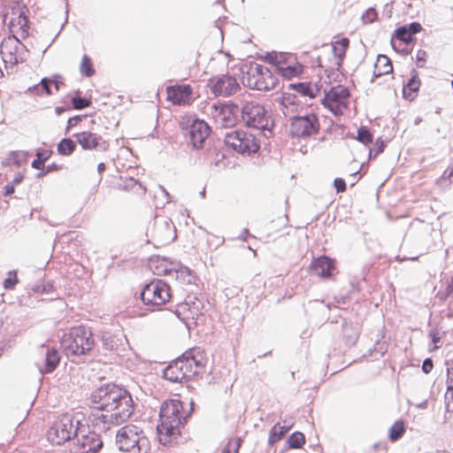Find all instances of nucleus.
Wrapping results in <instances>:
<instances>
[{"label": "nucleus", "instance_id": "obj_1", "mask_svg": "<svg viewBox=\"0 0 453 453\" xmlns=\"http://www.w3.org/2000/svg\"><path fill=\"white\" fill-rule=\"evenodd\" d=\"M91 423L106 431L111 425L126 422L134 413V403L131 394L114 383L103 384L90 395Z\"/></svg>", "mask_w": 453, "mask_h": 453}, {"label": "nucleus", "instance_id": "obj_2", "mask_svg": "<svg viewBox=\"0 0 453 453\" xmlns=\"http://www.w3.org/2000/svg\"><path fill=\"white\" fill-rule=\"evenodd\" d=\"M188 414L183 411V403L180 399L165 401L159 411V424L157 426L159 441L166 445L180 435Z\"/></svg>", "mask_w": 453, "mask_h": 453}, {"label": "nucleus", "instance_id": "obj_3", "mask_svg": "<svg viewBox=\"0 0 453 453\" xmlns=\"http://www.w3.org/2000/svg\"><path fill=\"white\" fill-rule=\"evenodd\" d=\"M205 365L204 352L200 348H193L170 363L163 371V378L172 382L183 383L202 372Z\"/></svg>", "mask_w": 453, "mask_h": 453}, {"label": "nucleus", "instance_id": "obj_4", "mask_svg": "<svg viewBox=\"0 0 453 453\" xmlns=\"http://www.w3.org/2000/svg\"><path fill=\"white\" fill-rule=\"evenodd\" d=\"M116 445L127 453H148L150 444L143 431L136 426H125L118 430Z\"/></svg>", "mask_w": 453, "mask_h": 453}, {"label": "nucleus", "instance_id": "obj_5", "mask_svg": "<svg viewBox=\"0 0 453 453\" xmlns=\"http://www.w3.org/2000/svg\"><path fill=\"white\" fill-rule=\"evenodd\" d=\"M61 344L66 356H82L92 349L95 342L89 329L77 326L63 336Z\"/></svg>", "mask_w": 453, "mask_h": 453}, {"label": "nucleus", "instance_id": "obj_6", "mask_svg": "<svg viewBox=\"0 0 453 453\" xmlns=\"http://www.w3.org/2000/svg\"><path fill=\"white\" fill-rule=\"evenodd\" d=\"M81 427L85 428L80 419L72 414L65 413L60 416L48 430V441L52 444L61 445L72 438L76 439Z\"/></svg>", "mask_w": 453, "mask_h": 453}, {"label": "nucleus", "instance_id": "obj_7", "mask_svg": "<svg viewBox=\"0 0 453 453\" xmlns=\"http://www.w3.org/2000/svg\"><path fill=\"white\" fill-rule=\"evenodd\" d=\"M241 116L249 127L269 131L272 134L271 127L273 126V120L271 115L265 108L258 104L247 103L241 110Z\"/></svg>", "mask_w": 453, "mask_h": 453}, {"label": "nucleus", "instance_id": "obj_8", "mask_svg": "<svg viewBox=\"0 0 453 453\" xmlns=\"http://www.w3.org/2000/svg\"><path fill=\"white\" fill-rule=\"evenodd\" d=\"M319 121L316 114L293 115L288 118V132L294 138L306 139L319 131Z\"/></svg>", "mask_w": 453, "mask_h": 453}, {"label": "nucleus", "instance_id": "obj_9", "mask_svg": "<svg viewBox=\"0 0 453 453\" xmlns=\"http://www.w3.org/2000/svg\"><path fill=\"white\" fill-rule=\"evenodd\" d=\"M225 144L241 154L250 155L258 151L259 140L252 134L243 130H234L225 134Z\"/></svg>", "mask_w": 453, "mask_h": 453}, {"label": "nucleus", "instance_id": "obj_10", "mask_svg": "<svg viewBox=\"0 0 453 453\" xmlns=\"http://www.w3.org/2000/svg\"><path fill=\"white\" fill-rule=\"evenodd\" d=\"M171 298L170 287L162 280H154L146 284L141 292L145 305L159 307Z\"/></svg>", "mask_w": 453, "mask_h": 453}, {"label": "nucleus", "instance_id": "obj_11", "mask_svg": "<svg viewBox=\"0 0 453 453\" xmlns=\"http://www.w3.org/2000/svg\"><path fill=\"white\" fill-rule=\"evenodd\" d=\"M28 10L21 3H14L4 15V21L8 22L11 32L25 38L28 35L29 24Z\"/></svg>", "mask_w": 453, "mask_h": 453}, {"label": "nucleus", "instance_id": "obj_12", "mask_svg": "<svg viewBox=\"0 0 453 453\" xmlns=\"http://www.w3.org/2000/svg\"><path fill=\"white\" fill-rule=\"evenodd\" d=\"M242 78L241 83L242 85H275L276 79L272 72L257 63L245 65L241 68Z\"/></svg>", "mask_w": 453, "mask_h": 453}, {"label": "nucleus", "instance_id": "obj_13", "mask_svg": "<svg viewBox=\"0 0 453 453\" xmlns=\"http://www.w3.org/2000/svg\"><path fill=\"white\" fill-rule=\"evenodd\" d=\"M0 54L4 64L12 66L25 60L26 47L17 36L10 35L2 41Z\"/></svg>", "mask_w": 453, "mask_h": 453}, {"label": "nucleus", "instance_id": "obj_14", "mask_svg": "<svg viewBox=\"0 0 453 453\" xmlns=\"http://www.w3.org/2000/svg\"><path fill=\"white\" fill-rule=\"evenodd\" d=\"M324 92L322 103L325 107L328 108L334 115L342 114L349 96L348 87H330L329 90L325 89Z\"/></svg>", "mask_w": 453, "mask_h": 453}, {"label": "nucleus", "instance_id": "obj_15", "mask_svg": "<svg viewBox=\"0 0 453 453\" xmlns=\"http://www.w3.org/2000/svg\"><path fill=\"white\" fill-rule=\"evenodd\" d=\"M210 133V127L202 119H193L188 120V127L185 129V134L188 136L190 143L194 149H199L203 146L205 139Z\"/></svg>", "mask_w": 453, "mask_h": 453}, {"label": "nucleus", "instance_id": "obj_16", "mask_svg": "<svg viewBox=\"0 0 453 453\" xmlns=\"http://www.w3.org/2000/svg\"><path fill=\"white\" fill-rule=\"evenodd\" d=\"M76 441L79 448L78 453H96L104 445L101 436L96 432L82 434L81 430Z\"/></svg>", "mask_w": 453, "mask_h": 453}, {"label": "nucleus", "instance_id": "obj_17", "mask_svg": "<svg viewBox=\"0 0 453 453\" xmlns=\"http://www.w3.org/2000/svg\"><path fill=\"white\" fill-rule=\"evenodd\" d=\"M239 112L238 105L234 104H223L219 110L216 109L214 115L215 122L225 128L232 127L237 122Z\"/></svg>", "mask_w": 453, "mask_h": 453}, {"label": "nucleus", "instance_id": "obj_18", "mask_svg": "<svg viewBox=\"0 0 453 453\" xmlns=\"http://www.w3.org/2000/svg\"><path fill=\"white\" fill-rule=\"evenodd\" d=\"M76 142L81 146L83 150H93L98 148L102 151H105L108 149V143L103 141L102 136L91 133V132H81L75 134Z\"/></svg>", "mask_w": 453, "mask_h": 453}, {"label": "nucleus", "instance_id": "obj_19", "mask_svg": "<svg viewBox=\"0 0 453 453\" xmlns=\"http://www.w3.org/2000/svg\"><path fill=\"white\" fill-rule=\"evenodd\" d=\"M304 73V67L299 62L293 60L291 56H287L278 71L277 74L286 80L301 78Z\"/></svg>", "mask_w": 453, "mask_h": 453}, {"label": "nucleus", "instance_id": "obj_20", "mask_svg": "<svg viewBox=\"0 0 453 453\" xmlns=\"http://www.w3.org/2000/svg\"><path fill=\"white\" fill-rule=\"evenodd\" d=\"M166 98L173 104H189L192 100L191 87H165Z\"/></svg>", "mask_w": 453, "mask_h": 453}, {"label": "nucleus", "instance_id": "obj_21", "mask_svg": "<svg viewBox=\"0 0 453 453\" xmlns=\"http://www.w3.org/2000/svg\"><path fill=\"white\" fill-rule=\"evenodd\" d=\"M311 269L321 278H329L335 267L331 258L326 256H320L311 263Z\"/></svg>", "mask_w": 453, "mask_h": 453}, {"label": "nucleus", "instance_id": "obj_22", "mask_svg": "<svg viewBox=\"0 0 453 453\" xmlns=\"http://www.w3.org/2000/svg\"><path fill=\"white\" fill-rule=\"evenodd\" d=\"M60 362V355L54 348H47L42 365H38L41 373H50L56 370Z\"/></svg>", "mask_w": 453, "mask_h": 453}, {"label": "nucleus", "instance_id": "obj_23", "mask_svg": "<svg viewBox=\"0 0 453 453\" xmlns=\"http://www.w3.org/2000/svg\"><path fill=\"white\" fill-rule=\"evenodd\" d=\"M150 268L157 275H171L175 266V263L168 262L164 257H155L150 260Z\"/></svg>", "mask_w": 453, "mask_h": 453}, {"label": "nucleus", "instance_id": "obj_24", "mask_svg": "<svg viewBox=\"0 0 453 453\" xmlns=\"http://www.w3.org/2000/svg\"><path fill=\"white\" fill-rule=\"evenodd\" d=\"M421 25L417 22L411 23L409 27L403 26L400 27L395 30V37L396 39L403 42L404 43H409L412 41V37L417 33L420 32Z\"/></svg>", "mask_w": 453, "mask_h": 453}, {"label": "nucleus", "instance_id": "obj_25", "mask_svg": "<svg viewBox=\"0 0 453 453\" xmlns=\"http://www.w3.org/2000/svg\"><path fill=\"white\" fill-rule=\"evenodd\" d=\"M282 106V112L286 117H289L290 113L295 111V107L299 104L297 94L284 93L280 99Z\"/></svg>", "mask_w": 453, "mask_h": 453}, {"label": "nucleus", "instance_id": "obj_26", "mask_svg": "<svg viewBox=\"0 0 453 453\" xmlns=\"http://www.w3.org/2000/svg\"><path fill=\"white\" fill-rule=\"evenodd\" d=\"M393 71V65L388 58L386 56H380L374 65L373 74L380 77L384 74H390Z\"/></svg>", "mask_w": 453, "mask_h": 453}, {"label": "nucleus", "instance_id": "obj_27", "mask_svg": "<svg viewBox=\"0 0 453 453\" xmlns=\"http://www.w3.org/2000/svg\"><path fill=\"white\" fill-rule=\"evenodd\" d=\"M349 40L348 38H342L332 43L333 52L336 58V65H341V62L346 54V50L349 48Z\"/></svg>", "mask_w": 453, "mask_h": 453}, {"label": "nucleus", "instance_id": "obj_28", "mask_svg": "<svg viewBox=\"0 0 453 453\" xmlns=\"http://www.w3.org/2000/svg\"><path fill=\"white\" fill-rule=\"evenodd\" d=\"M173 274L176 279L184 284H191L194 281V275L189 268L175 264Z\"/></svg>", "mask_w": 453, "mask_h": 453}, {"label": "nucleus", "instance_id": "obj_29", "mask_svg": "<svg viewBox=\"0 0 453 453\" xmlns=\"http://www.w3.org/2000/svg\"><path fill=\"white\" fill-rule=\"evenodd\" d=\"M291 426L292 425L280 426L279 423L274 425L270 431L268 443L273 445L280 441Z\"/></svg>", "mask_w": 453, "mask_h": 453}, {"label": "nucleus", "instance_id": "obj_30", "mask_svg": "<svg viewBox=\"0 0 453 453\" xmlns=\"http://www.w3.org/2000/svg\"><path fill=\"white\" fill-rule=\"evenodd\" d=\"M405 433V426L403 420L395 421L388 429V439L392 441H399Z\"/></svg>", "mask_w": 453, "mask_h": 453}, {"label": "nucleus", "instance_id": "obj_31", "mask_svg": "<svg viewBox=\"0 0 453 453\" xmlns=\"http://www.w3.org/2000/svg\"><path fill=\"white\" fill-rule=\"evenodd\" d=\"M80 72L82 76L92 77L96 74V68L92 58L88 55H83L80 64Z\"/></svg>", "mask_w": 453, "mask_h": 453}, {"label": "nucleus", "instance_id": "obj_32", "mask_svg": "<svg viewBox=\"0 0 453 453\" xmlns=\"http://www.w3.org/2000/svg\"><path fill=\"white\" fill-rule=\"evenodd\" d=\"M52 151L48 150H39L36 151V159H35L31 166L36 170H42L44 168L45 162L51 156Z\"/></svg>", "mask_w": 453, "mask_h": 453}, {"label": "nucleus", "instance_id": "obj_33", "mask_svg": "<svg viewBox=\"0 0 453 453\" xmlns=\"http://www.w3.org/2000/svg\"><path fill=\"white\" fill-rule=\"evenodd\" d=\"M76 144L71 138H64L58 144V152L62 156H69L75 150Z\"/></svg>", "mask_w": 453, "mask_h": 453}, {"label": "nucleus", "instance_id": "obj_34", "mask_svg": "<svg viewBox=\"0 0 453 453\" xmlns=\"http://www.w3.org/2000/svg\"><path fill=\"white\" fill-rule=\"evenodd\" d=\"M291 89L295 90L299 96H308L310 98H314L318 92H319V88L321 87H289Z\"/></svg>", "mask_w": 453, "mask_h": 453}, {"label": "nucleus", "instance_id": "obj_35", "mask_svg": "<svg viewBox=\"0 0 453 453\" xmlns=\"http://www.w3.org/2000/svg\"><path fill=\"white\" fill-rule=\"evenodd\" d=\"M101 341H102L104 349L106 350H113L119 345L118 338L115 335H113L108 332H105L102 334Z\"/></svg>", "mask_w": 453, "mask_h": 453}, {"label": "nucleus", "instance_id": "obj_36", "mask_svg": "<svg viewBox=\"0 0 453 453\" xmlns=\"http://www.w3.org/2000/svg\"><path fill=\"white\" fill-rule=\"evenodd\" d=\"M287 54H284V53H276V52H272V53H268L265 59L269 63L271 64L272 65H273L275 67V72L278 71V69L280 68V66L281 65V64L283 63V61L285 60V58H287Z\"/></svg>", "mask_w": 453, "mask_h": 453}, {"label": "nucleus", "instance_id": "obj_37", "mask_svg": "<svg viewBox=\"0 0 453 453\" xmlns=\"http://www.w3.org/2000/svg\"><path fill=\"white\" fill-rule=\"evenodd\" d=\"M305 442V437L301 432H295L288 438V444L290 449H299Z\"/></svg>", "mask_w": 453, "mask_h": 453}, {"label": "nucleus", "instance_id": "obj_38", "mask_svg": "<svg viewBox=\"0 0 453 453\" xmlns=\"http://www.w3.org/2000/svg\"><path fill=\"white\" fill-rule=\"evenodd\" d=\"M357 140L364 144H368L372 142V134L369 128L362 126L357 129Z\"/></svg>", "mask_w": 453, "mask_h": 453}, {"label": "nucleus", "instance_id": "obj_39", "mask_svg": "<svg viewBox=\"0 0 453 453\" xmlns=\"http://www.w3.org/2000/svg\"><path fill=\"white\" fill-rule=\"evenodd\" d=\"M344 75L339 70V68H335L331 70L328 73H326V78L324 79L323 83L325 84H332L334 82L341 83Z\"/></svg>", "mask_w": 453, "mask_h": 453}, {"label": "nucleus", "instance_id": "obj_40", "mask_svg": "<svg viewBox=\"0 0 453 453\" xmlns=\"http://www.w3.org/2000/svg\"><path fill=\"white\" fill-rule=\"evenodd\" d=\"M71 102L75 110H83L91 104L90 99L82 97L78 94L72 97Z\"/></svg>", "mask_w": 453, "mask_h": 453}, {"label": "nucleus", "instance_id": "obj_41", "mask_svg": "<svg viewBox=\"0 0 453 453\" xmlns=\"http://www.w3.org/2000/svg\"><path fill=\"white\" fill-rule=\"evenodd\" d=\"M10 156L12 157V164L17 166H20L22 164L27 162L28 152L24 150H14L10 153Z\"/></svg>", "mask_w": 453, "mask_h": 453}, {"label": "nucleus", "instance_id": "obj_42", "mask_svg": "<svg viewBox=\"0 0 453 453\" xmlns=\"http://www.w3.org/2000/svg\"><path fill=\"white\" fill-rule=\"evenodd\" d=\"M420 87H402L403 97L410 102L413 101L418 94Z\"/></svg>", "mask_w": 453, "mask_h": 453}, {"label": "nucleus", "instance_id": "obj_43", "mask_svg": "<svg viewBox=\"0 0 453 453\" xmlns=\"http://www.w3.org/2000/svg\"><path fill=\"white\" fill-rule=\"evenodd\" d=\"M53 284L51 282H38L33 287V290L39 294H50L53 291Z\"/></svg>", "mask_w": 453, "mask_h": 453}, {"label": "nucleus", "instance_id": "obj_44", "mask_svg": "<svg viewBox=\"0 0 453 453\" xmlns=\"http://www.w3.org/2000/svg\"><path fill=\"white\" fill-rule=\"evenodd\" d=\"M212 93L215 96L218 95H225V96H230L233 93L236 92L237 88H241V87H211Z\"/></svg>", "mask_w": 453, "mask_h": 453}, {"label": "nucleus", "instance_id": "obj_45", "mask_svg": "<svg viewBox=\"0 0 453 453\" xmlns=\"http://www.w3.org/2000/svg\"><path fill=\"white\" fill-rule=\"evenodd\" d=\"M18 283V277L16 271H10L8 273V277L4 281V288L5 289H12Z\"/></svg>", "mask_w": 453, "mask_h": 453}, {"label": "nucleus", "instance_id": "obj_46", "mask_svg": "<svg viewBox=\"0 0 453 453\" xmlns=\"http://www.w3.org/2000/svg\"><path fill=\"white\" fill-rule=\"evenodd\" d=\"M64 80L63 77L59 74H54L50 77H46L41 80L39 85H59L63 84Z\"/></svg>", "mask_w": 453, "mask_h": 453}, {"label": "nucleus", "instance_id": "obj_47", "mask_svg": "<svg viewBox=\"0 0 453 453\" xmlns=\"http://www.w3.org/2000/svg\"><path fill=\"white\" fill-rule=\"evenodd\" d=\"M384 148H385L384 142L380 138L377 139L376 142H374L373 149L370 150L369 159L374 158L379 154L383 152Z\"/></svg>", "mask_w": 453, "mask_h": 453}, {"label": "nucleus", "instance_id": "obj_48", "mask_svg": "<svg viewBox=\"0 0 453 453\" xmlns=\"http://www.w3.org/2000/svg\"><path fill=\"white\" fill-rule=\"evenodd\" d=\"M26 93H29L31 95L45 94L47 96L53 94L51 87H27Z\"/></svg>", "mask_w": 453, "mask_h": 453}, {"label": "nucleus", "instance_id": "obj_49", "mask_svg": "<svg viewBox=\"0 0 453 453\" xmlns=\"http://www.w3.org/2000/svg\"><path fill=\"white\" fill-rule=\"evenodd\" d=\"M242 441V439L239 437L230 439L225 449L230 453H238Z\"/></svg>", "mask_w": 453, "mask_h": 453}, {"label": "nucleus", "instance_id": "obj_50", "mask_svg": "<svg viewBox=\"0 0 453 453\" xmlns=\"http://www.w3.org/2000/svg\"><path fill=\"white\" fill-rule=\"evenodd\" d=\"M378 12L375 9L370 8L366 10V12L362 16V20L364 24H371L377 20Z\"/></svg>", "mask_w": 453, "mask_h": 453}, {"label": "nucleus", "instance_id": "obj_51", "mask_svg": "<svg viewBox=\"0 0 453 453\" xmlns=\"http://www.w3.org/2000/svg\"><path fill=\"white\" fill-rule=\"evenodd\" d=\"M229 85V86H232V85H239L237 81L231 77V76H227V75H224L220 78L218 79V81H216V84L215 85Z\"/></svg>", "mask_w": 453, "mask_h": 453}, {"label": "nucleus", "instance_id": "obj_52", "mask_svg": "<svg viewBox=\"0 0 453 453\" xmlns=\"http://www.w3.org/2000/svg\"><path fill=\"white\" fill-rule=\"evenodd\" d=\"M334 187L337 193H343L346 190V182L342 178H335L334 180Z\"/></svg>", "mask_w": 453, "mask_h": 453}, {"label": "nucleus", "instance_id": "obj_53", "mask_svg": "<svg viewBox=\"0 0 453 453\" xmlns=\"http://www.w3.org/2000/svg\"><path fill=\"white\" fill-rule=\"evenodd\" d=\"M445 404L447 411H453V389H447L445 394Z\"/></svg>", "mask_w": 453, "mask_h": 453}, {"label": "nucleus", "instance_id": "obj_54", "mask_svg": "<svg viewBox=\"0 0 453 453\" xmlns=\"http://www.w3.org/2000/svg\"><path fill=\"white\" fill-rule=\"evenodd\" d=\"M374 351L376 355L378 354L380 357H382L387 351V346L385 342H377L374 345Z\"/></svg>", "mask_w": 453, "mask_h": 453}, {"label": "nucleus", "instance_id": "obj_55", "mask_svg": "<svg viewBox=\"0 0 453 453\" xmlns=\"http://www.w3.org/2000/svg\"><path fill=\"white\" fill-rule=\"evenodd\" d=\"M433 367H434V363L431 358L427 357L423 361L422 371L425 373H426V374L429 373L432 371Z\"/></svg>", "mask_w": 453, "mask_h": 453}, {"label": "nucleus", "instance_id": "obj_56", "mask_svg": "<svg viewBox=\"0 0 453 453\" xmlns=\"http://www.w3.org/2000/svg\"><path fill=\"white\" fill-rule=\"evenodd\" d=\"M160 228H165L168 232L167 235L163 238V241L166 242L172 241L173 238H172V234H171L170 224H168L167 222H165L164 225L158 226L157 227V232L159 231Z\"/></svg>", "mask_w": 453, "mask_h": 453}, {"label": "nucleus", "instance_id": "obj_57", "mask_svg": "<svg viewBox=\"0 0 453 453\" xmlns=\"http://www.w3.org/2000/svg\"><path fill=\"white\" fill-rule=\"evenodd\" d=\"M81 120V116H74L72 118H69L67 120V126H66V133L69 131V129L74 126H76L80 121Z\"/></svg>", "mask_w": 453, "mask_h": 453}, {"label": "nucleus", "instance_id": "obj_58", "mask_svg": "<svg viewBox=\"0 0 453 453\" xmlns=\"http://www.w3.org/2000/svg\"><path fill=\"white\" fill-rule=\"evenodd\" d=\"M15 191V186L13 183H8L4 187V196H12Z\"/></svg>", "mask_w": 453, "mask_h": 453}, {"label": "nucleus", "instance_id": "obj_59", "mask_svg": "<svg viewBox=\"0 0 453 453\" xmlns=\"http://www.w3.org/2000/svg\"><path fill=\"white\" fill-rule=\"evenodd\" d=\"M453 293V277L450 279V280L447 283L446 288H445V294L444 297H448Z\"/></svg>", "mask_w": 453, "mask_h": 453}, {"label": "nucleus", "instance_id": "obj_60", "mask_svg": "<svg viewBox=\"0 0 453 453\" xmlns=\"http://www.w3.org/2000/svg\"><path fill=\"white\" fill-rule=\"evenodd\" d=\"M451 177H453V164L449 165L441 175L442 179H450Z\"/></svg>", "mask_w": 453, "mask_h": 453}, {"label": "nucleus", "instance_id": "obj_61", "mask_svg": "<svg viewBox=\"0 0 453 453\" xmlns=\"http://www.w3.org/2000/svg\"><path fill=\"white\" fill-rule=\"evenodd\" d=\"M24 179V175L21 173H19L16 174V176L13 178L12 181L11 183H13L14 186L19 185L22 182Z\"/></svg>", "mask_w": 453, "mask_h": 453}, {"label": "nucleus", "instance_id": "obj_62", "mask_svg": "<svg viewBox=\"0 0 453 453\" xmlns=\"http://www.w3.org/2000/svg\"><path fill=\"white\" fill-rule=\"evenodd\" d=\"M58 168V165L56 163H52L46 167V173H50L52 171H55Z\"/></svg>", "mask_w": 453, "mask_h": 453}, {"label": "nucleus", "instance_id": "obj_63", "mask_svg": "<svg viewBox=\"0 0 453 453\" xmlns=\"http://www.w3.org/2000/svg\"><path fill=\"white\" fill-rule=\"evenodd\" d=\"M12 164V157L11 156L9 155L8 157L4 158L3 161H2V165L4 166H10Z\"/></svg>", "mask_w": 453, "mask_h": 453}, {"label": "nucleus", "instance_id": "obj_64", "mask_svg": "<svg viewBox=\"0 0 453 453\" xmlns=\"http://www.w3.org/2000/svg\"><path fill=\"white\" fill-rule=\"evenodd\" d=\"M453 379V368L447 369V381L452 380Z\"/></svg>", "mask_w": 453, "mask_h": 453}]
</instances>
